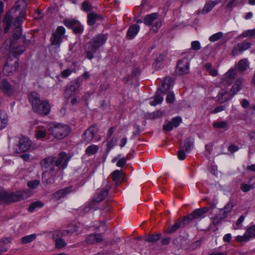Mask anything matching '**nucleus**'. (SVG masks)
I'll return each instance as SVG.
<instances>
[{"mask_svg":"<svg viewBox=\"0 0 255 255\" xmlns=\"http://www.w3.org/2000/svg\"><path fill=\"white\" fill-rule=\"evenodd\" d=\"M20 14L19 17H16L14 21L13 27L14 31L13 34L12 39L7 40L5 41L2 44L1 49L6 48L9 43H11V46H12L13 44H15V42L21 38L22 35L21 25L22 22L21 17L23 15V12H22Z\"/></svg>","mask_w":255,"mask_h":255,"instance_id":"4","label":"nucleus"},{"mask_svg":"<svg viewBox=\"0 0 255 255\" xmlns=\"http://www.w3.org/2000/svg\"><path fill=\"white\" fill-rule=\"evenodd\" d=\"M193 145L194 140L193 138L189 137L185 139L184 147L185 148L186 151L188 152L190 151L192 148H193Z\"/></svg>","mask_w":255,"mask_h":255,"instance_id":"43","label":"nucleus"},{"mask_svg":"<svg viewBox=\"0 0 255 255\" xmlns=\"http://www.w3.org/2000/svg\"><path fill=\"white\" fill-rule=\"evenodd\" d=\"M223 36V33L222 32H219L218 33H216L211 35L209 37V40L211 42H215V41H216L219 40L221 38H222Z\"/></svg>","mask_w":255,"mask_h":255,"instance_id":"52","label":"nucleus"},{"mask_svg":"<svg viewBox=\"0 0 255 255\" xmlns=\"http://www.w3.org/2000/svg\"><path fill=\"white\" fill-rule=\"evenodd\" d=\"M15 44H13L12 46H11V43H9L5 49H7V51L13 54L11 57H15L17 58V56L23 53L25 50V48L23 45L18 46L17 47L14 46Z\"/></svg>","mask_w":255,"mask_h":255,"instance_id":"20","label":"nucleus"},{"mask_svg":"<svg viewBox=\"0 0 255 255\" xmlns=\"http://www.w3.org/2000/svg\"><path fill=\"white\" fill-rule=\"evenodd\" d=\"M84 28L80 22L78 23L76 26L75 27L73 30V33L75 34H81L83 32Z\"/></svg>","mask_w":255,"mask_h":255,"instance_id":"53","label":"nucleus"},{"mask_svg":"<svg viewBox=\"0 0 255 255\" xmlns=\"http://www.w3.org/2000/svg\"><path fill=\"white\" fill-rule=\"evenodd\" d=\"M70 158L71 156H68L65 152L62 151L58 154L57 157L55 156V165L59 170H63L67 167Z\"/></svg>","mask_w":255,"mask_h":255,"instance_id":"11","label":"nucleus"},{"mask_svg":"<svg viewBox=\"0 0 255 255\" xmlns=\"http://www.w3.org/2000/svg\"><path fill=\"white\" fill-rule=\"evenodd\" d=\"M107 39V35L100 33L94 36L88 42L85 48L86 57L91 60L94 57V54L104 45Z\"/></svg>","mask_w":255,"mask_h":255,"instance_id":"3","label":"nucleus"},{"mask_svg":"<svg viewBox=\"0 0 255 255\" xmlns=\"http://www.w3.org/2000/svg\"><path fill=\"white\" fill-rule=\"evenodd\" d=\"M164 114V112L161 111H157L147 115V118L150 119H154L155 118L161 117Z\"/></svg>","mask_w":255,"mask_h":255,"instance_id":"51","label":"nucleus"},{"mask_svg":"<svg viewBox=\"0 0 255 255\" xmlns=\"http://www.w3.org/2000/svg\"><path fill=\"white\" fill-rule=\"evenodd\" d=\"M170 83V78L168 77L165 78L162 82L161 87L157 90H159L160 93H165L169 89Z\"/></svg>","mask_w":255,"mask_h":255,"instance_id":"35","label":"nucleus"},{"mask_svg":"<svg viewBox=\"0 0 255 255\" xmlns=\"http://www.w3.org/2000/svg\"><path fill=\"white\" fill-rule=\"evenodd\" d=\"M249 240L255 237V225L249 227L245 232Z\"/></svg>","mask_w":255,"mask_h":255,"instance_id":"46","label":"nucleus"},{"mask_svg":"<svg viewBox=\"0 0 255 255\" xmlns=\"http://www.w3.org/2000/svg\"><path fill=\"white\" fill-rule=\"evenodd\" d=\"M110 187V186L107 185L105 189L99 191L94 198L93 201L96 202H100L104 200L108 195Z\"/></svg>","mask_w":255,"mask_h":255,"instance_id":"25","label":"nucleus"},{"mask_svg":"<svg viewBox=\"0 0 255 255\" xmlns=\"http://www.w3.org/2000/svg\"><path fill=\"white\" fill-rule=\"evenodd\" d=\"M249 116L247 118L248 123L255 126V105L249 109Z\"/></svg>","mask_w":255,"mask_h":255,"instance_id":"33","label":"nucleus"},{"mask_svg":"<svg viewBox=\"0 0 255 255\" xmlns=\"http://www.w3.org/2000/svg\"><path fill=\"white\" fill-rule=\"evenodd\" d=\"M27 98L34 113L40 116H46L50 113L51 106L49 102L42 99L38 92H30L27 95Z\"/></svg>","mask_w":255,"mask_h":255,"instance_id":"1","label":"nucleus"},{"mask_svg":"<svg viewBox=\"0 0 255 255\" xmlns=\"http://www.w3.org/2000/svg\"><path fill=\"white\" fill-rule=\"evenodd\" d=\"M242 87V80L240 79H238L235 84L232 86L231 92L232 95L236 94L239 91L241 90Z\"/></svg>","mask_w":255,"mask_h":255,"instance_id":"39","label":"nucleus"},{"mask_svg":"<svg viewBox=\"0 0 255 255\" xmlns=\"http://www.w3.org/2000/svg\"><path fill=\"white\" fill-rule=\"evenodd\" d=\"M189 71V62L187 58L179 60L177 65L176 72L179 75L187 74Z\"/></svg>","mask_w":255,"mask_h":255,"instance_id":"15","label":"nucleus"},{"mask_svg":"<svg viewBox=\"0 0 255 255\" xmlns=\"http://www.w3.org/2000/svg\"><path fill=\"white\" fill-rule=\"evenodd\" d=\"M103 240V236L101 234H92L89 235L86 239V242L88 244H93L97 243H100Z\"/></svg>","mask_w":255,"mask_h":255,"instance_id":"23","label":"nucleus"},{"mask_svg":"<svg viewBox=\"0 0 255 255\" xmlns=\"http://www.w3.org/2000/svg\"><path fill=\"white\" fill-rule=\"evenodd\" d=\"M209 208L204 207L194 210L190 214L185 216L189 224L193 220H199L205 217V214L209 211Z\"/></svg>","mask_w":255,"mask_h":255,"instance_id":"10","label":"nucleus"},{"mask_svg":"<svg viewBox=\"0 0 255 255\" xmlns=\"http://www.w3.org/2000/svg\"><path fill=\"white\" fill-rule=\"evenodd\" d=\"M249 66L248 60L246 59H243L239 61L237 67L239 71L242 73L247 69Z\"/></svg>","mask_w":255,"mask_h":255,"instance_id":"37","label":"nucleus"},{"mask_svg":"<svg viewBox=\"0 0 255 255\" xmlns=\"http://www.w3.org/2000/svg\"><path fill=\"white\" fill-rule=\"evenodd\" d=\"M161 237V235L160 234H156L155 235L152 234L150 235H146L144 237V240L146 242L154 243L159 240Z\"/></svg>","mask_w":255,"mask_h":255,"instance_id":"36","label":"nucleus"},{"mask_svg":"<svg viewBox=\"0 0 255 255\" xmlns=\"http://www.w3.org/2000/svg\"><path fill=\"white\" fill-rule=\"evenodd\" d=\"M99 131L98 125L93 124L86 130L83 134V141L86 143H89L93 138L94 136Z\"/></svg>","mask_w":255,"mask_h":255,"instance_id":"14","label":"nucleus"},{"mask_svg":"<svg viewBox=\"0 0 255 255\" xmlns=\"http://www.w3.org/2000/svg\"><path fill=\"white\" fill-rule=\"evenodd\" d=\"M49 130L51 134L55 138L60 139L64 138L69 134L70 128L66 125L57 124L51 126Z\"/></svg>","mask_w":255,"mask_h":255,"instance_id":"5","label":"nucleus"},{"mask_svg":"<svg viewBox=\"0 0 255 255\" xmlns=\"http://www.w3.org/2000/svg\"><path fill=\"white\" fill-rule=\"evenodd\" d=\"M251 46V43L246 41L239 43L237 45V46L234 47L232 50V54L234 56L238 55L239 54L250 48Z\"/></svg>","mask_w":255,"mask_h":255,"instance_id":"16","label":"nucleus"},{"mask_svg":"<svg viewBox=\"0 0 255 255\" xmlns=\"http://www.w3.org/2000/svg\"><path fill=\"white\" fill-rule=\"evenodd\" d=\"M44 204L41 201H36L32 203L28 207V211L32 212L36 208H40L43 207Z\"/></svg>","mask_w":255,"mask_h":255,"instance_id":"49","label":"nucleus"},{"mask_svg":"<svg viewBox=\"0 0 255 255\" xmlns=\"http://www.w3.org/2000/svg\"><path fill=\"white\" fill-rule=\"evenodd\" d=\"M0 89L3 94L7 96H11L14 93V89L8 81L3 79L0 83Z\"/></svg>","mask_w":255,"mask_h":255,"instance_id":"17","label":"nucleus"},{"mask_svg":"<svg viewBox=\"0 0 255 255\" xmlns=\"http://www.w3.org/2000/svg\"><path fill=\"white\" fill-rule=\"evenodd\" d=\"M65 33V29L64 27L60 26L57 27L55 32H53L51 38V45L55 46L56 48L60 47L62 41V36Z\"/></svg>","mask_w":255,"mask_h":255,"instance_id":"8","label":"nucleus"},{"mask_svg":"<svg viewBox=\"0 0 255 255\" xmlns=\"http://www.w3.org/2000/svg\"><path fill=\"white\" fill-rule=\"evenodd\" d=\"M26 6L25 2L23 0H18L15 3L13 7L11 8V11H18L19 14L17 17H19L22 12H23V15L22 16V21L24 19L25 16V8Z\"/></svg>","mask_w":255,"mask_h":255,"instance_id":"18","label":"nucleus"},{"mask_svg":"<svg viewBox=\"0 0 255 255\" xmlns=\"http://www.w3.org/2000/svg\"><path fill=\"white\" fill-rule=\"evenodd\" d=\"M182 121V119L179 117L174 118L171 121L168 122L167 124L164 125L163 129L166 131L172 130L174 127L177 128Z\"/></svg>","mask_w":255,"mask_h":255,"instance_id":"21","label":"nucleus"},{"mask_svg":"<svg viewBox=\"0 0 255 255\" xmlns=\"http://www.w3.org/2000/svg\"><path fill=\"white\" fill-rule=\"evenodd\" d=\"M237 75V71L236 69H230L225 74L226 80L224 82H226L227 85H230L233 80Z\"/></svg>","mask_w":255,"mask_h":255,"instance_id":"27","label":"nucleus"},{"mask_svg":"<svg viewBox=\"0 0 255 255\" xmlns=\"http://www.w3.org/2000/svg\"><path fill=\"white\" fill-rule=\"evenodd\" d=\"M72 187L68 186L64 188L58 190L52 195V198L56 200L65 197L67 194L72 192Z\"/></svg>","mask_w":255,"mask_h":255,"instance_id":"22","label":"nucleus"},{"mask_svg":"<svg viewBox=\"0 0 255 255\" xmlns=\"http://www.w3.org/2000/svg\"><path fill=\"white\" fill-rule=\"evenodd\" d=\"M122 172L117 170L114 171L111 174L112 178L114 181H115L116 182H118L120 181L121 179V178L123 177L122 176Z\"/></svg>","mask_w":255,"mask_h":255,"instance_id":"45","label":"nucleus"},{"mask_svg":"<svg viewBox=\"0 0 255 255\" xmlns=\"http://www.w3.org/2000/svg\"><path fill=\"white\" fill-rule=\"evenodd\" d=\"M139 29V25L137 24L131 25L127 31V36L130 39L133 38L138 32Z\"/></svg>","mask_w":255,"mask_h":255,"instance_id":"30","label":"nucleus"},{"mask_svg":"<svg viewBox=\"0 0 255 255\" xmlns=\"http://www.w3.org/2000/svg\"><path fill=\"white\" fill-rule=\"evenodd\" d=\"M40 164L41 166L42 169H45L46 171L49 170L50 172H53L55 170V156H48L45 157L40 161Z\"/></svg>","mask_w":255,"mask_h":255,"instance_id":"12","label":"nucleus"},{"mask_svg":"<svg viewBox=\"0 0 255 255\" xmlns=\"http://www.w3.org/2000/svg\"><path fill=\"white\" fill-rule=\"evenodd\" d=\"M185 216H183L181 220H177L175 221L174 225L169 226L166 230V232L168 234H171L175 233L180 228H184L185 226L189 224L188 221Z\"/></svg>","mask_w":255,"mask_h":255,"instance_id":"13","label":"nucleus"},{"mask_svg":"<svg viewBox=\"0 0 255 255\" xmlns=\"http://www.w3.org/2000/svg\"><path fill=\"white\" fill-rule=\"evenodd\" d=\"M11 12V11L7 12L4 17L3 23L4 25V31L5 33H7L9 31L12 24L13 17L10 14Z\"/></svg>","mask_w":255,"mask_h":255,"instance_id":"26","label":"nucleus"},{"mask_svg":"<svg viewBox=\"0 0 255 255\" xmlns=\"http://www.w3.org/2000/svg\"><path fill=\"white\" fill-rule=\"evenodd\" d=\"M103 16L101 14H97L94 11L91 12L87 15V23L90 26L94 25L98 20H102Z\"/></svg>","mask_w":255,"mask_h":255,"instance_id":"24","label":"nucleus"},{"mask_svg":"<svg viewBox=\"0 0 255 255\" xmlns=\"http://www.w3.org/2000/svg\"><path fill=\"white\" fill-rule=\"evenodd\" d=\"M31 146V141L26 136H21L19 138L18 143L13 147V152L21 153L29 150Z\"/></svg>","mask_w":255,"mask_h":255,"instance_id":"7","label":"nucleus"},{"mask_svg":"<svg viewBox=\"0 0 255 255\" xmlns=\"http://www.w3.org/2000/svg\"><path fill=\"white\" fill-rule=\"evenodd\" d=\"M231 98L232 97L229 95L226 91L222 89L218 94V101L219 103L222 104L226 101H229L231 99Z\"/></svg>","mask_w":255,"mask_h":255,"instance_id":"31","label":"nucleus"},{"mask_svg":"<svg viewBox=\"0 0 255 255\" xmlns=\"http://www.w3.org/2000/svg\"><path fill=\"white\" fill-rule=\"evenodd\" d=\"M175 100L174 95L172 92H168L166 101L168 103H173Z\"/></svg>","mask_w":255,"mask_h":255,"instance_id":"61","label":"nucleus"},{"mask_svg":"<svg viewBox=\"0 0 255 255\" xmlns=\"http://www.w3.org/2000/svg\"><path fill=\"white\" fill-rule=\"evenodd\" d=\"M241 189L244 192H247L251 189L254 188V186L252 185H249L247 184L242 183L241 184Z\"/></svg>","mask_w":255,"mask_h":255,"instance_id":"58","label":"nucleus"},{"mask_svg":"<svg viewBox=\"0 0 255 255\" xmlns=\"http://www.w3.org/2000/svg\"><path fill=\"white\" fill-rule=\"evenodd\" d=\"M7 115L4 112H0V129L5 128L7 125Z\"/></svg>","mask_w":255,"mask_h":255,"instance_id":"38","label":"nucleus"},{"mask_svg":"<svg viewBox=\"0 0 255 255\" xmlns=\"http://www.w3.org/2000/svg\"><path fill=\"white\" fill-rule=\"evenodd\" d=\"M31 195V192L28 189L16 192L0 191V203L10 204L27 199Z\"/></svg>","mask_w":255,"mask_h":255,"instance_id":"2","label":"nucleus"},{"mask_svg":"<svg viewBox=\"0 0 255 255\" xmlns=\"http://www.w3.org/2000/svg\"><path fill=\"white\" fill-rule=\"evenodd\" d=\"M158 13L154 12L146 15L144 18V23L147 26H150L153 22L158 18Z\"/></svg>","mask_w":255,"mask_h":255,"instance_id":"29","label":"nucleus"},{"mask_svg":"<svg viewBox=\"0 0 255 255\" xmlns=\"http://www.w3.org/2000/svg\"><path fill=\"white\" fill-rule=\"evenodd\" d=\"M46 136V132L42 130H38L36 133V136L37 138L42 139Z\"/></svg>","mask_w":255,"mask_h":255,"instance_id":"63","label":"nucleus"},{"mask_svg":"<svg viewBox=\"0 0 255 255\" xmlns=\"http://www.w3.org/2000/svg\"><path fill=\"white\" fill-rule=\"evenodd\" d=\"M163 60V56L162 54L159 55L153 63L152 66L153 68L156 70H158L161 68L162 67V62Z\"/></svg>","mask_w":255,"mask_h":255,"instance_id":"40","label":"nucleus"},{"mask_svg":"<svg viewBox=\"0 0 255 255\" xmlns=\"http://www.w3.org/2000/svg\"><path fill=\"white\" fill-rule=\"evenodd\" d=\"M234 207L233 202L231 200L225 205L223 209L220 210V212L223 215V218H226L228 214L231 212Z\"/></svg>","mask_w":255,"mask_h":255,"instance_id":"32","label":"nucleus"},{"mask_svg":"<svg viewBox=\"0 0 255 255\" xmlns=\"http://www.w3.org/2000/svg\"><path fill=\"white\" fill-rule=\"evenodd\" d=\"M39 180H34L28 182L27 186L30 189H35L39 185Z\"/></svg>","mask_w":255,"mask_h":255,"instance_id":"56","label":"nucleus"},{"mask_svg":"<svg viewBox=\"0 0 255 255\" xmlns=\"http://www.w3.org/2000/svg\"><path fill=\"white\" fill-rule=\"evenodd\" d=\"M228 150L230 151L231 153H234L235 152L238 151L239 148L235 144H232L228 147Z\"/></svg>","mask_w":255,"mask_h":255,"instance_id":"64","label":"nucleus"},{"mask_svg":"<svg viewBox=\"0 0 255 255\" xmlns=\"http://www.w3.org/2000/svg\"><path fill=\"white\" fill-rule=\"evenodd\" d=\"M222 0H216L215 1H210L206 2L202 9V13L206 14L209 12L215 6V5L220 3Z\"/></svg>","mask_w":255,"mask_h":255,"instance_id":"28","label":"nucleus"},{"mask_svg":"<svg viewBox=\"0 0 255 255\" xmlns=\"http://www.w3.org/2000/svg\"><path fill=\"white\" fill-rule=\"evenodd\" d=\"M192 49L194 50H198L201 48L200 42L198 41H194L191 43Z\"/></svg>","mask_w":255,"mask_h":255,"instance_id":"62","label":"nucleus"},{"mask_svg":"<svg viewBox=\"0 0 255 255\" xmlns=\"http://www.w3.org/2000/svg\"><path fill=\"white\" fill-rule=\"evenodd\" d=\"M183 148V147H180V150L177 152V156L180 160H183L186 157L185 152Z\"/></svg>","mask_w":255,"mask_h":255,"instance_id":"59","label":"nucleus"},{"mask_svg":"<svg viewBox=\"0 0 255 255\" xmlns=\"http://www.w3.org/2000/svg\"><path fill=\"white\" fill-rule=\"evenodd\" d=\"M213 126L217 128H228V122L227 121L215 122L213 123Z\"/></svg>","mask_w":255,"mask_h":255,"instance_id":"47","label":"nucleus"},{"mask_svg":"<svg viewBox=\"0 0 255 255\" xmlns=\"http://www.w3.org/2000/svg\"><path fill=\"white\" fill-rule=\"evenodd\" d=\"M99 150L98 145L92 144L88 146L85 150V153L88 156H90L96 153Z\"/></svg>","mask_w":255,"mask_h":255,"instance_id":"42","label":"nucleus"},{"mask_svg":"<svg viewBox=\"0 0 255 255\" xmlns=\"http://www.w3.org/2000/svg\"><path fill=\"white\" fill-rule=\"evenodd\" d=\"M77 231V227L74 226L70 229L54 231L53 233V237L55 240L61 239L63 236H66L69 234H73Z\"/></svg>","mask_w":255,"mask_h":255,"instance_id":"19","label":"nucleus"},{"mask_svg":"<svg viewBox=\"0 0 255 255\" xmlns=\"http://www.w3.org/2000/svg\"><path fill=\"white\" fill-rule=\"evenodd\" d=\"M243 37L255 38V28L244 31L241 35Z\"/></svg>","mask_w":255,"mask_h":255,"instance_id":"50","label":"nucleus"},{"mask_svg":"<svg viewBox=\"0 0 255 255\" xmlns=\"http://www.w3.org/2000/svg\"><path fill=\"white\" fill-rule=\"evenodd\" d=\"M82 84V80L80 78H78L72 81L70 85L67 86L65 92L64 96L68 99L75 95L76 91L78 89Z\"/></svg>","mask_w":255,"mask_h":255,"instance_id":"9","label":"nucleus"},{"mask_svg":"<svg viewBox=\"0 0 255 255\" xmlns=\"http://www.w3.org/2000/svg\"><path fill=\"white\" fill-rule=\"evenodd\" d=\"M117 141V139L112 138L109 140L107 143V151L109 152L111 149L115 145Z\"/></svg>","mask_w":255,"mask_h":255,"instance_id":"55","label":"nucleus"},{"mask_svg":"<svg viewBox=\"0 0 255 255\" xmlns=\"http://www.w3.org/2000/svg\"><path fill=\"white\" fill-rule=\"evenodd\" d=\"M36 238V234H32L28 236H26L22 238L21 242L23 244H26L31 242L34 240Z\"/></svg>","mask_w":255,"mask_h":255,"instance_id":"48","label":"nucleus"},{"mask_svg":"<svg viewBox=\"0 0 255 255\" xmlns=\"http://www.w3.org/2000/svg\"><path fill=\"white\" fill-rule=\"evenodd\" d=\"M81 9L85 12H92L93 6L88 1L85 0L82 3Z\"/></svg>","mask_w":255,"mask_h":255,"instance_id":"44","label":"nucleus"},{"mask_svg":"<svg viewBox=\"0 0 255 255\" xmlns=\"http://www.w3.org/2000/svg\"><path fill=\"white\" fill-rule=\"evenodd\" d=\"M225 218H223V215L220 212L219 215H216L214 218H212L213 224L214 226H216L219 224L222 220Z\"/></svg>","mask_w":255,"mask_h":255,"instance_id":"54","label":"nucleus"},{"mask_svg":"<svg viewBox=\"0 0 255 255\" xmlns=\"http://www.w3.org/2000/svg\"><path fill=\"white\" fill-rule=\"evenodd\" d=\"M18 59L15 57L9 56L5 61L3 66L2 72L6 76L11 75L16 71L18 66Z\"/></svg>","mask_w":255,"mask_h":255,"instance_id":"6","label":"nucleus"},{"mask_svg":"<svg viewBox=\"0 0 255 255\" xmlns=\"http://www.w3.org/2000/svg\"><path fill=\"white\" fill-rule=\"evenodd\" d=\"M163 100V97L160 95V92L157 90L154 96V100L150 101V104L152 106H155L157 104L161 103Z\"/></svg>","mask_w":255,"mask_h":255,"instance_id":"41","label":"nucleus"},{"mask_svg":"<svg viewBox=\"0 0 255 255\" xmlns=\"http://www.w3.org/2000/svg\"><path fill=\"white\" fill-rule=\"evenodd\" d=\"M55 245L57 248H62L66 246V243L62 239H57L55 240Z\"/></svg>","mask_w":255,"mask_h":255,"instance_id":"57","label":"nucleus"},{"mask_svg":"<svg viewBox=\"0 0 255 255\" xmlns=\"http://www.w3.org/2000/svg\"><path fill=\"white\" fill-rule=\"evenodd\" d=\"M79 22V21L73 18H66L63 20L64 25L68 28L72 29L73 30Z\"/></svg>","mask_w":255,"mask_h":255,"instance_id":"34","label":"nucleus"},{"mask_svg":"<svg viewBox=\"0 0 255 255\" xmlns=\"http://www.w3.org/2000/svg\"><path fill=\"white\" fill-rule=\"evenodd\" d=\"M236 240L238 242H247L249 241V238L247 237L246 233L243 236H238L236 237Z\"/></svg>","mask_w":255,"mask_h":255,"instance_id":"60","label":"nucleus"}]
</instances>
